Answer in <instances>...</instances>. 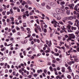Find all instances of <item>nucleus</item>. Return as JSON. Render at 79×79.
Returning <instances> with one entry per match:
<instances>
[{
	"mask_svg": "<svg viewBox=\"0 0 79 79\" xmlns=\"http://www.w3.org/2000/svg\"><path fill=\"white\" fill-rule=\"evenodd\" d=\"M76 19L75 16H70V17H65L63 18L62 21L64 23L66 22L65 20H72Z\"/></svg>",
	"mask_w": 79,
	"mask_h": 79,
	"instance_id": "nucleus-1",
	"label": "nucleus"
},
{
	"mask_svg": "<svg viewBox=\"0 0 79 79\" xmlns=\"http://www.w3.org/2000/svg\"><path fill=\"white\" fill-rule=\"evenodd\" d=\"M51 23L52 24H54V26L55 27H60L59 25V24L54 19H53V20L51 21ZM57 23H58V25H57Z\"/></svg>",
	"mask_w": 79,
	"mask_h": 79,
	"instance_id": "nucleus-2",
	"label": "nucleus"
},
{
	"mask_svg": "<svg viewBox=\"0 0 79 79\" xmlns=\"http://www.w3.org/2000/svg\"><path fill=\"white\" fill-rule=\"evenodd\" d=\"M53 16L58 20L60 19L61 18L60 14H54L53 15Z\"/></svg>",
	"mask_w": 79,
	"mask_h": 79,
	"instance_id": "nucleus-3",
	"label": "nucleus"
},
{
	"mask_svg": "<svg viewBox=\"0 0 79 79\" xmlns=\"http://www.w3.org/2000/svg\"><path fill=\"white\" fill-rule=\"evenodd\" d=\"M77 56H73V57L74 58V61L76 62H77L79 61V59L77 57Z\"/></svg>",
	"mask_w": 79,
	"mask_h": 79,
	"instance_id": "nucleus-4",
	"label": "nucleus"
},
{
	"mask_svg": "<svg viewBox=\"0 0 79 79\" xmlns=\"http://www.w3.org/2000/svg\"><path fill=\"white\" fill-rule=\"evenodd\" d=\"M75 23L74 24V26H76L77 27H78L79 26V21L77 19L75 21Z\"/></svg>",
	"mask_w": 79,
	"mask_h": 79,
	"instance_id": "nucleus-5",
	"label": "nucleus"
},
{
	"mask_svg": "<svg viewBox=\"0 0 79 79\" xmlns=\"http://www.w3.org/2000/svg\"><path fill=\"white\" fill-rule=\"evenodd\" d=\"M69 37L73 39H74L75 38V36L74 35V34H69Z\"/></svg>",
	"mask_w": 79,
	"mask_h": 79,
	"instance_id": "nucleus-6",
	"label": "nucleus"
},
{
	"mask_svg": "<svg viewBox=\"0 0 79 79\" xmlns=\"http://www.w3.org/2000/svg\"><path fill=\"white\" fill-rule=\"evenodd\" d=\"M56 12L58 14L60 13H61L60 9L59 8H57L56 9Z\"/></svg>",
	"mask_w": 79,
	"mask_h": 79,
	"instance_id": "nucleus-7",
	"label": "nucleus"
},
{
	"mask_svg": "<svg viewBox=\"0 0 79 79\" xmlns=\"http://www.w3.org/2000/svg\"><path fill=\"white\" fill-rule=\"evenodd\" d=\"M51 5L53 7L55 6L56 5V3L55 2H52L51 4Z\"/></svg>",
	"mask_w": 79,
	"mask_h": 79,
	"instance_id": "nucleus-8",
	"label": "nucleus"
},
{
	"mask_svg": "<svg viewBox=\"0 0 79 79\" xmlns=\"http://www.w3.org/2000/svg\"><path fill=\"white\" fill-rule=\"evenodd\" d=\"M10 14L12 16H13L14 15V12L13 11V9H11L10 10Z\"/></svg>",
	"mask_w": 79,
	"mask_h": 79,
	"instance_id": "nucleus-9",
	"label": "nucleus"
},
{
	"mask_svg": "<svg viewBox=\"0 0 79 79\" xmlns=\"http://www.w3.org/2000/svg\"><path fill=\"white\" fill-rule=\"evenodd\" d=\"M75 62L74 61H70L69 62V63H68V64L71 65V64H74V63Z\"/></svg>",
	"mask_w": 79,
	"mask_h": 79,
	"instance_id": "nucleus-10",
	"label": "nucleus"
},
{
	"mask_svg": "<svg viewBox=\"0 0 79 79\" xmlns=\"http://www.w3.org/2000/svg\"><path fill=\"white\" fill-rule=\"evenodd\" d=\"M61 29L62 30V31H64L65 32H67L66 31H65V29H66L65 28L64 26H63V28H62V27H61Z\"/></svg>",
	"mask_w": 79,
	"mask_h": 79,
	"instance_id": "nucleus-11",
	"label": "nucleus"
},
{
	"mask_svg": "<svg viewBox=\"0 0 79 79\" xmlns=\"http://www.w3.org/2000/svg\"><path fill=\"white\" fill-rule=\"evenodd\" d=\"M25 13L26 14V16L27 17H29V11H26L25 12Z\"/></svg>",
	"mask_w": 79,
	"mask_h": 79,
	"instance_id": "nucleus-12",
	"label": "nucleus"
},
{
	"mask_svg": "<svg viewBox=\"0 0 79 79\" xmlns=\"http://www.w3.org/2000/svg\"><path fill=\"white\" fill-rule=\"evenodd\" d=\"M66 14L69 15L70 14V11L69 10H67L66 11Z\"/></svg>",
	"mask_w": 79,
	"mask_h": 79,
	"instance_id": "nucleus-13",
	"label": "nucleus"
},
{
	"mask_svg": "<svg viewBox=\"0 0 79 79\" xmlns=\"http://www.w3.org/2000/svg\"><path fill=\"white\" fill-rule=\"evenodd\" d=\"M62 72L63 73H64L65 71V67H62Z\"/></svg>",
	"mask_w": 79,
	"mask_h": 79,
	"instance_id": "nucleus-14",
	"label": "nucleus"
},
{
	"mask_svg": "<svg viewBox=\"0 0 79 79\" xmlns=\"http://www.w3.org/2000/svg\"><path fill=\"white\" fill-rule=\"evenodd\" d=\"M26 15V14H24L23 15V19H27Z\"/></svg>",
	"mask_w": 79,
	"mask_h": 79,
	"instance_id": "nucleus-15",
	"label": "nucleus"
},
{
	"mask_svg": "<svg viewBox=\"0 0 79 79\" xmlns=\"http://www.w3.org/2000/svg\"><path fill=\"white\" fill-rule=\"evenodd\" d=\"M67 69L70 72H72V70L71 69V66H68V68Z\"/></svg>",
	"mask_w": 79,
	"mask_h": 79,
	"instance_id": "nucleus-16",
	"label": "nucleus"
},
{
	"mask_svg": "<svg viewBox=\"0 0 79 79\" xmlns=\"http://www.w3.org/2000/svg\"><path fill=\"white\" fill-rule=\"evenodd\" d=\"M10 19H11L10 21L11 22H13L14 21V18L12 17H10Z\"/></svg>",
	"mask_w": 79,
	"mask_h": 79,
	"instance_id": "nucleus-17",
	"label": "nucleus"
},
{
	"mask_svg": "<svg viewBox=\"0 0 79 79\" xmlns=\"http://www.w3.org/2000/svg\"><path fill=\"white\" fill-rule=\"evenodd\" d=\"M77 29V28L76 27H71V29L72 30H76Z\"/></svg>",
	"mask_w": 79,
	"mask_h": 79,
	"instance_id": "nucleus-18",
	"label": "nucleus"
},
{
	"mask_svg": "<svg viewBox=\"0 0 79 79\" xmlns=\"http://www.w3.org/2000/svg\"><path fill=\"white\" fill-rule=\"evenodd\" d=\"M67 77L69 79H71V76L69 75H67Z\"/></svg>",
	"mask_w": 79,
	"mask_h": 79,
	"instance_id": "nucleus-19",
	"label": "nucleus"
},
{
	"mask_svg": "<svg viewBox=\"0 0 79 79\" xmlns=\"http://www.w3.org/2000/svg\"><path fill=\"white\" fill-rule=\"evenodd\" d=\"M65 4V2H64V1H63L62 2H60V5L62 6Z\"/></svg>",
	"mask_w": 79,
	"mask_h": 79,
	"instance_id": "nucleus-20",
	"label": "nucleus"
},
{
	"mask_svg": "<svg viewBox=\"0 0 79 79\" xmlns=\"http://www.w3.org/2000/svg\"><path fill=\"white\" fill-rule=\"evenodd\" d=\"M71 26L69 25H68V26H67V29H69L71 28Z\"/></svg>",
	"mask_w": 79,
	"mask_h": 79,
	"instance_id": "nucleus-21",
	"label": "nucleus"
},
{
	"mask_svg": "<svg viewBox=\"0 0 79 79\" xmlns=\"http://www.w3.org/2000/svg\"><path fill=\"white\" fill-rule=\"evenodd\" d=\"M23 26L24 27H27V26L26 25V23H23Z\"/></svg>",
	"mask_w": 79,
	"mask_h": 79,
	"instance_id": "nucleus-22",
	"label": "nucleus"
},
{
	"mask_svg": "<svg viewBox=\"0 0 79 79\" xmlns=\"http://www.w3.org/2000/svg\"><path fill=\"white\" fill-rule=\"evenodd\" d=\"M33 40V37L31 36L30 38L29 39V40L30 41H31Z\"/></svg>",
	"mask_w": 79,
	"mask_h": 79,
	"instance_id": "nucleus-23",
	"label": "nucleus"
},
{
	"mask_svg": "<svg viewBox=\"0 0 79 79\" xmlns=\"http://www.w3.org/2000/svg\"><path fill=\"white\" fill-rule=\"evenodd\" d=\"M31 70H32L33 71V73H35V69H34L33 68H31Z\"/></svg>",
	"mask_w": 79,
	"mask_h": 79,
	"instance_id": "nucleus-24",
	"label": "nucleus"
},
{
	"mask_svg": "<svg viewBox=\"0 0 79 79\" xmlns=\"http://www.w3.org/2000/svg\"><path fill=\"white\" fill-rule=\"evenodd\" d=\"M25 4H26V2H25V1H23V2H22V5L24 6L25 5Z\"/></svg>",
	"mask_w": 79,
	"mask_h": 79,
	"instance_id": "nucleus-25",
	"label": "nucleus"
},
{
	"mask_svg": "<svg viewBox=\"0 0 79 79\" xmlns=\"http://www.w3.org/2000/svg\"><path fill=\"white\" fill-rule=\"evenodd\" d=\"M3 6L4 7V10H6V5H5V4H3Z\"/></svg>",
	"mask_w": 79,
	"mask_h": 79,
	"instance_id": "nucleus-26",
	"label": "nucleus"
},
{
	"mask_svg": "<svg viewBox=\"0 0 79 79\" xmlns=\"http://www.w3.org/2000/svg\"><path fill=\"white\" fill-rule=\"evenodd\" d=\"M27 2L29 4H32L31 2L30 1H27Z\"/></svg>",
	"mask_w": 79,
	"mask_h": 79,
	"instance_id": "nucleus-27",
	"label": "nucleus"
},
{
	"mask_svg": "<svg viewBox=\"0 0 79 79\" xmlns=\"http://www.w3.org/2000/svg\"><path fill=\"white\" fill-rule=\"evenodd\" d=\"M76 7H77V6H75V7L74 8V10L77 11H77H78L77 8Z\"/></svg>",
	"mask_w": 79,
	"mask_h": 79,
	"instance_id": "nucleus-28",
	"label": "nucleus"
},
{
	"mask_svg": "<svg viewBox=\"0 0 79 79\" xmlns=\"http://www.w3.org/2000/svg\"><path fill=\"white\" fill-rule=\"evenodd\" d=\"M15 28L17 29V31H19V27H15Z\"/></svg>",
	"mask_w": 79,
	"mask_h": 79,
	"instance_id": "nucleus-29",
	"label": "nucleus"
},
{
	"mask_svg": "<svg viewBox=\"0 0 79 79\" xmlns=\"http://www.w3.org/2000/svg\"><path fill=\"white\" fill-rule=\"evenodd\" d=\"M31 36V35H30V34H29V35H28V36L27 37H25V39L27 38H29V37H30Z\"/></svg>",
	"mask_w": 79,
	"mask_h": 79,
	"instance_id": "nucleus-30",
	"label": "nucleus"
},
{
	"mask_svg": "<svg viewBox=\"0 0 79 79\" xmlns=\"http://www.w3.org/2000/svg\"><path fill=\"white\" fill-rule=\"evenodd\" d=\"M71 38H70H70H69L68 39H67L66 40L67 41L69 42V40H71Z\"/></svg>",
	"mask_w": 79,
	"mask_h": 79,
	"instance_id": "nucleus-31",
	"label": "nucleus"
},
{
	"mask_svg": "<svg viewBox=\"0 0 79 79\" xmlns=\"http://www.w3.org/2000/svg\"><path fill=\"white\" fill-rule=\"evenodd\" d=\"M76 44L77 45V47L79 48V44H78V42H76Z\"/></svg>",
	"mask_w": 79,
	"mask_h": 79,
	"instance_id": "nucleus-32",
	"label": "nucleus"
},
{
	"mask_svg": "<svg viewBox=\"0 0 79 79\" xmlns=\"http://www.w3.org/2000/svg\"><path fill=\"white\" fill-rule=\"evenodd\" d=\"M68 23L71 25H73V23H72V22H71V21H69Z\"/></svg>",
	"mask_w": 79,
	"mask_h": 79,
	"instance_id": "nucleus-33",
	"label": "nucleus"
},
{
	"mask_svg": "<svg viewBox=\"0 0 79 79\" xmlns=\"http://www.w3.org/2000/svg\"><path fill=\"white\" fill-rule=\"evenodd\" d=\"M54 55H55V56H59V54L58 53H55L54 54Z\"/></svg>",
	"mask_w": 79,
	"mask_h": 79,
	"instance_id": "nucleus-34",
	"label": "nucleus"
},
{
	"mask_svg": "<svg viewBox=\"0 0 79 79\" xmlns=\"http://www.w3.org/2000/svg\"><path fill=\"white\" fill-rule=\"evenodd\" d=\"M20 28L22 29V31H24V28L23 27H21Z\"/></svg>",
	"mask_w": 79,
	"mask_h": 79,
	"instance_id": "nucleus-35",
	"label": "nucleus"
},
{
	"mask_svg": "<svg viewBox=\"0 0 79 79\" xmlns=\"http://www.w3.org/2000/svg\"><path fill=\"white\" fill-rule=\"evenodd\" d=\"M64 45H65V47H66L67 48H69V46L67 44H65Z\"/></svg>",
	"mask_w": 79,
	"mask_h": 79,
	"instance_id": "nucleus-36",
	"label": "nucleus"
},
{
	"mask_svg": "<svg viewBox=\"0 0 79 79\" xmlns=\"http://www.w3.org/2000/svg\"><path fill=\"white\" fill-rule=\"evenodd\" d=\"M18 8L16 7L15 6L14 7L13 9L14 10H17V9H18Z\"/></svg>",
	"mask_w": 79,
	"mask_h": 79,
	"instance_id": "nucleus-37",
	"label": "nucleus"
},
{
	"mask_svg": "<svg viewBox=\"0 0 79 79\" xmlns=\"http://www.w3.org/2000/svg\"><path fill=\"white\" fill-rule=\"evenodd\" d=\"M41 5L42 6H44L45 5V3L43 2L41 4Z\"/></svg>",
	"mask_w": 79,
	"mask_h": 79,
	"instance_id": "nucleus-38",
	"label": "nucleus"
},
{
	"mask_svg": "<svg viewBox=\"0 0 79 79\" xmlns=\"http://www.w3.org/2000/svg\"><path fill=\"white\" fill-rule=\"evenodd\" d=\"M24 44H25L27 43V40H25L24 41Z\"/></svg>",
	"mask_w": 79,
	"mask_h": 79,
	"instance_id": "nucleus-39",
	"label": "nucleus"
},
{
	"mask_svg": "<svg viewBox=\"0 0 79 79\" xmlns=\"http://www.w3.org/2000/svg\"><path fill=\"white\" fill-rule=\"evenodd\" d=\"M75 77L76 79H79V76L78 75H76Z\"/></svg>",
	"mask_w": 79,
	"mask_h": 79,
	"instance_id": "nucleus-40",
	"label": "nucleus"
},
{
	"mask_svg": "<svg viewBox=\"0 0 79 79\" xmlns=\"http://www.w3.org/2000/svg\"><path fill=\"white\" fill-rule=\"evenodd\" d=\"M61 15L62 16H63L64 15V12H62L61 13Z\"/></svg>",
	"mask_w": 79,
	"mask_h": 79,
	"instance_id": "nucleus-41",
	"label": "nucleus"
},
{
	"mask_svg": "<svg viewBox=\"0 0 79 79\" xmlns=\"http://www.w3.org/2000/svg\"><path fill=\"white\" fill-rule=\"evenodd\" d=\"M47 8L48 9H50L51 8L49 6H48V5L47 6Z\"/></svg>",
	"mask_w": 79,
	"mask_h": 79,
	"instance_id": "nucleus-42",
	"label": "nucleus"
},
{
	"mask_svg": "<svg viewBox=\"0 0 79 79\" xmlns=\"http://www.w3.org/2000/svg\"><path fill=\"white\" fill-rule=\"evenodd\" d=\"M2 22L3 23H4V22H6L5 19H2Z\"/></svg>",
	"mask_w": 79,
	"mask_h": 79,
	"instance_id": "nucleus-43",
	"label": "nucleus"
},
{
	"mask_svg": "<svg viewBox=\"0 0 79 79\" xmlns=\"http://www.w3.org/2000/svg\"><path fill=\"white\" fill-rule=\"evenodd\" d=\"M24 11H25V10H24V9L22 8V9H21V11L22 12H24Z\"/></svg>",
	"mask_w": 79,
	"mask_h": 79,
	"instance_id": "nucleus-44",
	"label": "nucleus"
},
{
	"mask_svg": "<svg viewBox=\"0 0 79 79\" xmlns=\"http://www.w3.org/2000/svg\"><path fill=\"white\" fill-rule=\"evenodd\" d=\"M59 23H60V24H61L62 25H64V23L62 22H59Z\"/></svg>",
	"mask_w": 79,
	"mask_h": 79,
	"instance_id": "nucleus-45",
	"label": "nucleus"
},
{
	"mask_svg": "<svg viewBox=\"0 0 79 79\" xmlns=\"http://www.w3.org/2000/svg\"><path fill=\"white\" fill-rule=\"evenodd\" d=\"M46 44H48L49 43V41H47V40H46Z\"/></svg>",
	"mask_w": 79,
	"mask_h": 79,
	"instance_id": "nucleus-46",
	"label": "nucleus"
},
{
	"mask_svg": "<svg viewBox=\"0 0 79 79\" xmlns=\"http://www.w3.org/2000/svg\"><path fill=\"white\" fill-rule=\"evenodd\" d=\"M12 31V32L14 33L16 32V30L15 29H13Z\"/></svg>",
	"mask_w": 79,
	"mask_h": 79,
	"instance_id": "nucleus-47",
	"label": "nucleus"
},
{
	"mask_svg": "<svg viewBox=\"0 0 79 79\" xmlns=\"http://www.w3.org/2000/svg\"><path fill=\"white\" fill-rule=\"evenodd\" d=\"M44 33H46L47 32V29H44Z\"/></svg>",
	"mask_w": 79,
	"mask_h": 79,
	"instance_id": "nucleus-48",
	"label": "nucleus"
},
{
	"mask_svg": "<svg viewBox=\"0 0 79 79\" xmlns=\"http://www.w3.org/2000/svg\"><path fill=\"white\" fill-rule=\"evenodd\" d=\"M37 28H35V31L36 32V33H37L38 32L37 31Z\"/></svg>",
	"mask_w": 79,
	"mask_h": 79,
	"instance_id": "nucleus-49",
	"label": "nucleus"
},
{
	"mask_svg": "<svg viewBox=\"0 0 79 79\" xmlns=\"http://www.w3.org/2000/svg\"><path fill=\"white\" fill-rule=\"evenodd\" d=\"M68 31L69 32H73L72 31V30H70V29H69L68 30Z\"/></svg>",
	"mask_w": 79,
	"mask_h": 79,
	"instance_id": "nucleus-50",
	"label": "nucleus"
},
{
	"mask_svg": "<svg viewBox=\"0 0 79 79\" xmlns=\"http://www.w3.org/2000/svg\"><path fill=\"white\" fill-rule=\"evenodd\" d=\"M21 74L22 76H24L25 75L24 73L23 72H22Z\"/></svg>",
	"mask_w": 79,
	"mask_h": 79,
	"instance_id": "nucleus-51",
	"label": "nucleus"
},
{
	"mask_svg": "<svg viewBox=\"0 0 79 79\" xmlns=\"http://www.w3.org/2000/svg\"><path fill=\"white\" fill-rule=\"evenodd\" d=\"M32 51H31L28 52V54H31L32 53Z\"/></svg>",
	"mask_w": 79,
	"mask_h": 79,
	"instance_id": "nucleus-52",
	"label": "nucleus"
},
{
	"mask_svg": "<svg viewBox=\"0 0 79 79\" xmlns=\"http://www.w3.org/2000/svg\"><path fill=\"white\" fill-rule=\"evenodd\" d=\"M37 40L36 39H34V41L35 42H37Z\"/></svg>",
	"mask_w": 79,
	"mask_h": 79,
	"instance_id": "nucleus-53",
	"label": "nucleus"
},
{
	"mask_svg": "<svg viewBox=\"0 0 79 79\" xmlns=\"http://www.w3.org/2000/svg\"><path fill=\"white\" fill-rule=\"evenodd\" d=\"M77 17H78L79 18V13H77Z\"/></svg>",
	"mask_w": 79,
	"mask_h": 79,
	"instance_id": "nucleus-54",
	"label": "nucleus"
},
{
	"mask_svg": "<svg viewBox=\"0 0 79 79\" xmlns=\"http://www.w3.org/2000/svg\"><path fill=\"white\" fill-rule=\"evenodd\" d=\"M19 73H22V70L21 69H20L19 70Z\"/></svg>",
	"mask_w": 79,
	"mask_h": 79,
	"instance_id": "nucleus-55",
	"label": "nucleus"
},
{
	"mask_svg": "<svg viewBox=\"0 0 79 79\" xmlns=\"http://www.w3.org/2000/svg\"><path fill=\"white\" fill-rule=\"evenodd\" d=\"M29 15H33V13H32V12H30L29 13Z\"/></svg>",
	"mask_w": 79,
	"mask_h": 79,
	"instance_id": "nucleus-56",
	"label": "nucleus"
},
{
	"mask_svg": "<svg viewBox=\"0 0 79 79\" xmlns=\"http://www.w3.org/2000/svg\"><path fill=\"white\" fill-rule=\"evenodd\" d=\"M65 10H67L68 9H69V8L68 7H66L65 8Z\"/></svg>",
	"mask_w": 79,
	"mask_h": 79,
	"instance_id": "nucleus-57",
	"label": "nucleus"
},
{
	"mask_svg": "<svg viewBox=\"0 0 79 79\" xmlns=\"http://www.w3.org/2000/svg\"><path fill=\"white\" fill-rule=\"evenodd\" d=\"M34 58H35V57H34L33 56H31V59L32 60L34 59Z\"/></svg>",
	"mask_w": 79,
	"mask_h": 79,
	"instance_id": "nucleus-58",
	"label": "nucleus"
},
{
	"mask_svg": "<svg viewBox=\"0 0 79 79\" xmlns=\"http://www.w3.org/2000/svg\"><path fill=\"white\" fill-rule=\"evenodd\" d=\"M45 52L47 53H49V50H45Z\"/></svg>",
	"mask_w": 79,
	"mask_h": 79,
	"instance_id": "nucleus-59",
	"label": "nucleus"
},
{
	"mask_svg": "<svg viewBox=\"0 0 79 79\" xmlns=\"http://www.w3.org/2000/svg\"><path fill=\"white\" fill-rule=\"evenodd\" d=\"M44 73H46L47 72V71L46 69H45L44 70Z\"/></svg>",
	"mask_w": 79,
	"mask_h": 79,
	"instance_id": "nucleus-60",
	"label": "nucleus"
},
{
	"mask_svg": "<svg viewBox=\"0 0 79 79\" xmlns=\"http://www.w3.org/2000/svg\"><path fill=\"white\" fill-rule=\"evenodd\" d=\"M36 22L37 23L39 24V20L38 19L36 20Z\"/></svg>",
	"mask_w": 79,
	"mask_h": 79,
	"instance_id": "nucleus-61",
	"label": "nucleus"
},
{
	"mask_svg": "<svg viewBox=\"0 0 79 79\" xmlns=\"http://www.w3.org/2000/svg\"><path fill=\"white\" fill-rule=\"evenodd\" d=\"M17 11L18 12H20V10L19 9V8H18V9H17Z\"/></svg>",
	"mask_w": 79,
	"mask_h": 79,
	"instance_id": "nucleus-62",
	"label": "nucleus"
},
{
	"mask_svg": "<svg viewBox=\"0 0 79 79\" xmlns=\"http://www.w3.org/2000/svg\"><path fill=\"white\" fill-rule=\"evenodd\" d=\"M34 77H36L37 76V74H34Z\"/></svg>",
	"mask_w": 79,
	"mask_h": 79,
	"instance_id": "nucleus-63",
	"label": "nucleus"
},
{
	"mask_svg": "<svg viewBox=\"0 0 79 79\" xmlns=\"http://www.w3.org/2000/svg\"><path fill=\"white\" fill-rule=\"evenodd\" d=\"M77 51L78 52H79V47L77 48Z\"/></svg>",
	"mask_w": 79,
	"mask_h": 79,
	"instance_id": "nucleus-64",
	"label": "nucleus"
}]
</instances>
